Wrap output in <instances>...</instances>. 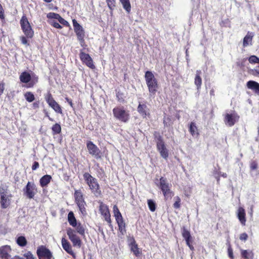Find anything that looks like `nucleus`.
Returning a JSON list of instances; mask_svg holds the SVG:
<instances>
[{"label":"nucleus","mask_w":259,"mask_h":259,"mask_svg":"<svg viewBox=\"0 0 259 259\" xmlns=\"http://www.w3.org/2000/svg\"><path fill=\"white\" fill-rule=\"evenodd\" d=\"M83 177L92 193L96 196H99L101 195L100 185L95 178L93 177L89 172H84L83 175Z\"/></svg>","instance_id":"nucleus-1"},{"label":"nucleus","mask_w":259,"mask_h":259,"mask_svg":"<svg viewBox=\"0 0 259 259\" xmlns=\"http://www.w3.org/2000/svg\"><path fill=\"white\" fill-rule=\"evenodd\" d=\"M145 79L150 95L154 96L159 87L157 79L150 71L145 72Z\"/></svg>","instance_id":"nucleus-2"},{"label":"nucleus","mask_w":259,"mask_h":259,"mask_svg":"<svg viewBox=\"0 0 259 259\" xmlns=\"http://www.w3.org/2000/svg\"><path fill=\"white\" fill-rule=\"evenodd\" d=\"M8 194V186L2 185L0 186V204L2 208H8L11 204L12 195Z\"/></svg>","instance_id":"nucleus-3"},{"label":"nucleus","mask_w":259,"mask_h":259,"mask_svg":"<svg viewBox=\"0 0 259 259\" xmlns=\"http://www.w3.org/2000/svg\"><path fill=\"white\" fill-rule=\"evenodd\" d=\"M113 114L114 117L123 122H127L130 118L128 111H126L123 106H118L113 108Z\"/></svg>","instance_id":"nucleus-4"},{"label":"nucleus","mask_w":259,"mask_h":259,"mask_svg":"<svg viewBox=\"0 0 259 259\" xmlns=\"http://www.w3.org/2000/svg\"><path fill=\"white\" fill-rule=\"evenodd\" d=\"M113 211L116 222L118 225V230L122 235H124L126 233V225L121 213L116 205L113 206Z\"/></svg>","instance_id":"nucleus-5"},{"label":"nucleus","mask_w":259,"mask_h":259,"mask_svg":"<svg viewBox=\"0 0 259 259\" xmlns=\"http://www.w3.org/2000/svg\"><path fill=\"white\" fill-rule=\"evenodd\" d=\"M74 32L80 46L82 47H86L84 40L85 32L82 27L77 22L75 19L72 20Z\"/></svg>","instance_id":"nucleus-6"},{"label":"nucleus","mask_w":259,"mask_h":259,"mask_svg":"<svg viewBox=\"0 0 259 259\" xmlns=\"http://www.w3.org/2000/svg\"><path fill=\"white\" fill-rule=\"evenodd\" d=\"M21 82L25 83H28L27 88H32L37 83L38 77L37 76L34 75L31 77L29 73L27 71L22 72L19 76Z\"/></svg>","instance_id":"nucleus-7"},{"label":"nucleus","mask_w":259,"mask_h":259,"mask_svg":"<svg viewBox=\"0 0 259 259\" xmlns=\"http://www.w3.org/2000/svg\"><path fill=\"white\" fill-rule=\"evenodd\" d=\"M74 197L75 202L82 214H86V202L84 201L83 194L80 190H75Z\"/></svg>","instance_id":"nucleus-8"},{"label":"nucleus","mask_w":259,"mask_h":259,"mask_svg":"<svg viewBox=\"0 0 259 259\" xmlns=\"http://www.w3.org/2000/svg\"><path fill=\"white\" fill-rule=\"evenodd\" d=\"M45 99L49 106L56 113L63 114L61 106L55 101L50 92L45 95Z\"/></svg>","instance_id":"nucleus-9"},{"label":"nucleus","mask_w":259,"mask_h":259,"mask_svg":"<svg viewBox=\"0 0 259 259\" xmlns=\"http://www.w3.org/2000/svg\"><path fill=\"white\" fill-rule=\"evenodd\" d=\"M24 195L28 199H33L37 193L36 185L33 182H28L23 188Z\"/></svg>","instance_id":"nucleus-10"},{"label":"nucleus","mask_w":259,"mask_h":259,"mask_svg":"<svg viewBox=\"0 0 259 259\" xmlns=\"http://www.w3.org/2000/svg\"><path fill=\"white\" fill-rule=\"evenodd\" d=\"M99 211L110 227H112L111 214L108 206L103 202H100Z\"/></svg>","instance_id":"nucleus-11"},{"label":"nucleus","mask_w":259,"mask_h":259,"mask_svg":"<svg viewBox=\"0 0 259 259\" xmlns=\"http://www.w3.org/2000/svg\"><path fill=\"white\" fill-rule=\"evenodd\" d=\"M239 118L238 114L233 111L232 113H226L224 115V122L229 126H233L236 122L238 121Z\"/></svg>","instance_id":"nucleus-12"},{"label":"nucleus","mask_w":259,"mask_h":259,"mask_svg":"<svg viewBox=\"0 0 259 259\" xmlns=\"http://www.w3.org/2000/svg\"><path fill=\"white\" fill-rule=\"evenodd\" d=\"M87 148L88 150L89 153L95 157L96 159L101 158V153L99 148L91 141H88L87 142Z\"/></svg>","instance_id":"nucleus-13"},{"label":"nucleus","mask_w":259,"mask_h":259,"mask_svg":"<svg viewBox=\"0 0 259 259\" xmlns=\"http://www.w3.org/2000/svg\"><path fill=\"white\" fill-rule=\"evenodd\" d=\"M36 253L39 259H51L53 256L51 251L44 245L38 247Z\"/></svg>","instance_id":"nucleus-14"},{"label":"nucleus","mask_w":259,"mask_h":259,"mask_svg":"<svg viewBox=\"0 0 259 259\" xmlns=\"http://www.w3.org/2000/svg\"><path fill=\"white\" fill-rule=\"evenodd\" d=\"M79 58L82 63L87 65L92 69L95 68L93 60L89 54L83 52L82 51L79 53Z\"/></svg>","instance_id":"nucleus-15"},{"label":"nucleus","mask_w":259,"mask_h":259,"mask_svg":"<svg viewBox=\"0 0 259 259\" xmlns=\"http://www.w3.org/2000/svg\"><path fill=\"white\" fill-rule=\"evenodd\" d=\"M156 146L161 156L167 159L168 157V151L165 147L161 136L159 137V141L157 142Z\"/></svg>","instance_id":"nucleus-16"},{"label":"nucleus","mask_w":259,"mask_h":259,"mask_svg":"<svg viewBox=\"0 0 259 259\" xmlns=\"http://www.w3.org/2000/svg\"><path fill=\"white\" fill-rule=\"evenodd\" d=\"M182 230V236L185 239L187 245L191 250H193L194 247L192 245V239L190 232L185 227H183Z\"/></svg>","instance_id":"nucleus-17"},{"label":"nucleus","mask_w":259,"mask_h":259,"mask_svg":"<svg viewBox=\"0 0 259 259\" xmlns=\"http://www.w3.org/2000/svg\"><path fill=\"white\" fill-rule=\"evenodd\" d=\"M150 110L146 104V103L140 102L137 107V111L143 118L150 115Z\"/></svg>","instance_id":"nucleus-18"},{"label":"nucleus","mask_w":259,"mask_h":259,"mask_svg":"<svg viewBox=\"0 0 259 259\" xmlns=\"http://www.w3.org/2000/svg\"><path fill=\"white\" fill-rule=\"evenodd\" d=\"M61 244L64 250L75 258L76 257V254L73 251L72 246L69 242L65 238H62L61 239Z\"/></svg>","instance_id":"nucleus-19"},{"label":"nucleus","mask_w":259,"mask_h":259,"mask_svg":"<svg viewBox=\"0 0 259 259\" xmlns=\"http://www.w3.org/2000/svg\"><path fill=\"white\" fill-rule=\"evenodd\" d=\"M237 215L240 223L243 226H245L246 224V219L245 211L244 208L242 207H239L238 208L237 210Z\"/></svg>","instance_id":"nucleus-20"},{"label":"nucleus","mask_w":259,"mask_h":259,"mask_svg":"<svg viewBox=\"0 0 259 259\" xmlns=\"http://www.w3.org/2000/svg\"><path fill=\"white\" fill-rule=\"evenodd\" d=\"M130 246L131 251L133 252L136 256L138 257L142 254V250L138 247V245L134 239L131 242Z\"/></svg>","instance_id":"nucleus-21"},{"label":"nucleus","mask_w":259,"mask_h":259,"mask_svg":"<svg viewBox=\"0 0 259 259\" xmlns=\"http://www.w3.org/2000/svg\"><path fill=\"white\" fill-rule=\"evenodd\" d=\"M247 88L259 95V83L255 81L249 80L246 83Z\"/></svg>","instance_id":"nucleus-22"},{"label":"nucleus","mask_w":259,"mask_h":259,"mask_svg":"<svg viewBox=\"0 0 259 259\" xmlns=\"http://www.w3.org/2000/svg\"><path fill=\"white\" fill-rule=\"evenodd\" d=\"M157 186L162 192L170 188L169 184L167 183L166 179L162 177L160 178L159 183Z\"/></svg>","instance_id":"nucleus-23"},{"label":"nucleus","mask_w":259,"mask_h":259,"mask_svg":"<svg viewBox=\"0 0 259 259\" xmlns=\"http://www.w3.org/2000/svg\"><path fill=\"white\" fill-rule=\"evenodd\" d=\"M11 250L10 247L8 245H5L0 247L1 257L2 258L8 259L9 257V252Z\"/></svg>","instance_id":"nucleus-24"},{"label":"nucleus","mask_w":259,"mask_h":259,"mask_svg":"<svg viewBox=\"0 0 259 259\" xmlns=\"http://www.w3.org/2000/svg\"><path fill=\"white\" fill-rule=\"evenodd\" d=\"M253 37V34L252 32H248L247 34L243 38V47H246L248 45H252V41Z\"/></svg>","instance_id":"nucleus-25"},{"label":"nucleus","mask_w":259,"mask_h":259,"mask_svg":"<svg viewBox=\"0 0 259 259\" xmlns=\"http://www.w3.org/2000/svg\"><path fill=\"white\" fill-rule=\"evenodd\" d=\"M23 32L28 38H32L34 35V31L30 24L21 28Z\"/></svg>","instance_id":"nucleus-26"},{"label":"nucleus","mask_w":259,"mask_h":259,"mask_svg":"<svg viewBox=\"0 0 259 259\" xmlns=\"http://www.w3.org/2000/svg\"><path fill=\"white\" fill-rule=\"evenodd\" d=\"M52 178L51 176L46 175L42 176L39 180L40 185L41 187H46L51 181Z\"/></svg>","instance_id":"nucleus-27"},{"label":"nucleus","mask_w":259,"mask_h":259,"mask_svg":"<svg viewBox=\"0 0 259 259\" xmlns=\"http://www.w3.org/2000/svg\"><path fill=\"white\" fill-rule=\"evenodd\" d=\"M241 256L243 259H253L254 253L252 250L241 249Z\"/></svg>","instance_id":"nucleus-28"},{"label":"nucleus","mask_w":259,"mask_h":259,"mask_svg":"<svg viewBox=\"0 0 259 259\" xmlns=\"http://www.w3.org/2000/svg\"><path fill=\"white\" fill-rule=\"evenodd\" d=\"M189 131L192 136H198L199 135L197 127L194 122H191L190 123Z\"/></svg>","instance_id":"nucleus-29"},{"label":"nucleus","mask_w":259,"mask_h":259,"mask_svg":"<svg viewBox=\"0 0 259 259\" xmlns=\"http://www.w3.org/2000/svg\"><path fill=\"white\" fill-rule=\"evenodd\" d=\"M201 74V70H197L196 72V75L194 80L195 84L196 85L197 89L201 88L202 84V79L200 76Z\"/></svg>","instance_id":"nucleus-30"},{"label":"nucleus","mask_w":259,"mask_h":259,"mask_svg":"<svg viewBox=\"0 0 259 259\" xmlns=\"http://www.w3.org/2000/svg\"><path fill=\"white\" fill-rule=\"evenodd\" d=\"M68 221L72 227H75L77 225V221L72 211H70L68 214Z\"/></svg>","instance_id":"nucleus-31"},{"label":"nucleus","mask_w":259,"mask_h":259,"mask_svg":"<svg viewBox=\"0 0 259 259\" xmlns=\"http://www.w3.org/2000/svg\"><path fill=\"white\" fill-rule=\"evenodd\" d=\"M123 8L127 13H130L131 11V5L130 0H119Z\"/></svg>","instance_id":"nucleus-32"},{"label":"nucleus","mask_w":259,"mask_h":259,"mask_svg":"<svg viewBox=\"0 0 259 259\" xmlns=\"http://www.w3.org/2000/svg\"><path fill=\"white\" fill-rule=\"evenodd\" d=\"M76 229V231L81 236H84L85 235V229L83 226L80 223H77V225L74 227Z\"/></svg>","instance_id":"nucleus-33"},{"label":"nucleus","mask_w":259,"mask_h":259,"mask_svg":"<svg viewBox=\"0 0 259 259\" xmlns=\"http://www.w3.org/2000/svg\"><path fill=\"white\" fill-rule=\"evenodd\" d=\"M67 234L71 241L78 237L75 234V231L71 228H69L67 230Z\"/></svg>","instance_id":"nucleus-34"},{"label":"nucleus","mask_w":259,"mask_h":259,"mask_svg":"<svg viewBox=\"0 0 259 259\" xmlns=\"http://www.w3.org/2000/svg\"><path fill=\"white\" fill-rule=\"evenodd\" d=\"M24 96L26 100L29 103L32 102L35 99L34 94L31 92H26L24 94Z\"/></svg>","instance_id":"nucleus-35"},{"label":"nucleus","mask_w":259,"mask_h":259,"mask_svg":"<svg viewBox=\"0 0 259 259\" xmlns=\"http://www.w3.org/2000/svg\"><path fill=\"white\" fill-rule=\"evenodd\" d=\"M106 2L110 10V14H112L113 11L116 7V0H106Z\"/></svg>","instance_id":"nucleus-36"},{"label":"nucleus","mask_w":259,"mask_h":259,"mask_svg":"<svg viewBox=\"0 0 259 259\" xmlns=\"http://www.w3.org/2000/svg\"><path fill=\"white\" fill-rule=\"evenodd\" d=\"M52 131L53 135L59 134L61 132V126L59 123H55L52 127Z\"/></svg>","instance_id":"nucleus-37"},{"label":"nucleus","mask_w":259,"mask_h":259,"mask_svg":"<svg viewBox=\"0 0 259 259\" xmlns=\"http://www.w3.org/2000/svg\"><path fill=\"white\" fill-rule=\"evenodd\" d=\"M20 24L21 26V28H23L25 26H26L30 24L28 20V19L26 16V15H23L22 17H21L20 21Z\"/></svg>","instance_id":"nucleus-38"},{"label":"nucleus","mask_w":259,"mask_h":259,"mask_svg":"<svg viewBox=\"0 0 259 259\" xmlns=\"http://www.w3.org/2000/svg\"><path fill=\"white\" fill-rule=\"evenodd\" d=\"M163 195L164 197L165 200H167L168 199H171L172 197L174 196V192L170 190V189H168L166 191L162 192Z\"/></svg>","instance_id":"nucleus-39"},{"label":"nucleus","mask_w":259,"mask_h":259,"mask_svg":"<svg viewBox=\"0 0 259 259\" xmlns=\"http://www.w3.org/2000/svg\"><path fill=\"white\" fill-rule=\"evenodd\" d=\"M17 243L20 246H25L27 244V240L24 236H20L17 239Z\"/></svg>","instance_id":"nucleus-40"},{"label":"nucleus","mask_w":259,"mask_h":259,"mask_svg":"<svg viewBox=\"0 0 259 259\" xmlns=\"http://www.w3.org/2000/svg\"><path fill=\"white\" fill-rule=\"evenodd\" d=\"M147 204L149 209L153 212L156 210V204L155 202L152 199H148L147 200Z\"/></svg>","instance_id":"nucleus-41"},{"label":"nucleus","mask_w":259,"mask_h":259,"mask_svg":"<svg viewBox=\"0 0 259 259\" xmlns=\"http://www.w3.org/2000/svg\"><path fill=\"white\" fill-rule=\"evenodd\" d=\"M172 124L171 119L169 116H164L163 124L164 126H169Z\"/></svg>","instance_id":"nucleus-42"},{"label":"nucleus","mask_w":259,"mask_h":259,"mask_svg":"<svg viewBox=\"0 0 259 259\" xmlns=\"http://www.w3.org/2000/svg\"><path fill=\"white\" fill-rule=\"evenodd\" d=\"M73 246L80 248L81 246L82 242L80 238L78 237L76 239L71 241Z\"/></svg>","instance_id":"nucleus-43"},{"label":"nucleus","mask_w":259,"mask_h":259,"mask_svg":"<svg viewBox=\"0 0 259 259\" xmlns=\"http://www.w3.org/2000/svg\"><path fill=\"white\" fill-rule=\"evenodd\" d=\"M227 246L228 256L231 259H234V256L233 254V250L232 248L231 245L229 242L227 243Z\"/></svg>","instance_id":"nucleus-44"},{"label":"nucleus","mask_w":259,"mask_h":259,"mask_svg":"<svg viewBox=\"0 0 259 259\" xmlns=\"http://www.w3.org/2000/svg\"><path fill=\"white\" fill-rule=\"evenodd\" d=\"M248 61L251 64H259V58L255 55H251L249 57Z\"/></svg>","instance_id":"nucleus-45"},{"label":"nucleus","mask_w":259,"mask_h":259,"mask_svg":"<svg viewBox=\"0 0 259 259\" xmlns=\"http://www.w3.org/2000/svg\"><path fill=\"white\" fill-rule=\"evenodd\" d=\"M0 19L2 21V22L4 23H5V10L0 3Z\"/></svg>","instance_id":"nucleus-46"},{"label":"nucleus","mask_w":259,"mask_h":259,"mask_svg":"<svg viewBox=\"0 0 259 259\" xmlns=\"http://www.w3.org/2000/svg\"><path fill=\"white\" fill-rule=\"evenodd\" d=\"M175 198L176 201L174 203L173 206L176 209H179L181 206V199L179 196H176Z\"/></svg>","instance_id":"nucleus-47"},{"label":"nucleus","mask_w":259,"mask_h":259,"mask_svg":"<svg viewBox=\"0 0 259 259\" xmlns=\"http://www.w3.org/2000/svg\"><path fill=\"white\" fill-rule=\"evenodd\" d=\"M249 72L254 76L259 77V65L256 66L254 69H251Z\"/></svg>","instance_id":"nucleus-48"},{"label":"nucleus","mask_w":259,"mask_h":259,"mask_svg":"<svg viewBox=\"0 0 259 259\" xmlns=\"http://www.w3.org/2000/svg\"><path fill=\"white\" fill-rule=\"evenodd\" d=\"M59 16L60 15L59 14L50 12L47 14V17L49 19H55L58 20Z\"/></svg>","instance_id":"nucleus-49"},{"label":"nucleus","mask_w":259,"mask_h":259,"mask_svg":"<svg viewBox=\"0 0 259 259\" xmlns=\"http://www.w3.org/2000/svg\"><path fill=\"white\" fill-rule=\"evenodd\" d=\"M23 256L25 259H37L33 254L29 251L26 252L23 254Z\"/></svg>","instance_id":"nucleus-50"},{"label":"nucleus","mask_w":259,"mask_h":259,"mask_svg":"<svg viewBox=\"0 0 259 259\" xmlns=\"http://www.w3.org/2000/svg\"><path fill=\"white\" fill-rule=\"evenodd\" d=\"M58 20L61 24L65 26L68 27L70 26L69 23L64 18H63L60 15L59 16Z\"/></svg>","instance_id":"nucleus-51"},{"label":"nucleus","mask_w":259,"mask_h":259,"mask_svg":"<svg viewBox=\"0 0 259 259\" xmlns=\"http://www.w3.org/2000/svg\"><path fill=\"white\" fill-rule=\"evenodd\" d=\"M123 93L118 92L116 93V96L117 98V100L120 102H123L124 101V99L122 98L123 96Z\"/></svg>","instance_id":"nucleus-52"},{"label":"nucleus","mask_w":259,"mask_h":259,"mask_svg":"<svg viewBox=\"0 0 259 259\" xmlns=\"http://www.w3.org/2000/svg\"><path fill=\"white\" fill-rule=\"evenodd\" d=\"M248 235L246 233H243L240 235L239 239L242 241H245L248 239Z\"/></svg>","instance_id":"nucleus-53"},{"label":"nucleus","mask_w":259,"mask_h":259,"mask_svg":"<svg viewBox=\"0 0 259 259\" xmlns=\"http://www.w3.org/2000/svg\"><path fill=\"white\" fill-rule=\"evenodd\" d=\"M51 25L53 26L54 27L58 29H61L62 28V26L57 22L53 21L51 23Z\"/></svg>","instance_id":"nucleus-54"},{"label":"nucleus","mask_w":259,"mask_h":259,"mask_svg":"<svg viewBox=\"0 0 259 259\" xmlns=\"http://www.w3.org/2000/svg\"><path fill=\"white\" fill-rule=\"evenodd\" d=\"M5 83L4 81H0V97L3 94L5 90Z\"/></svg>","instance_id":"nucleus-55"},{"label":"nucleus","mask_w":259,"mask_h":259,"mask_svg":"<svg viewBox=\"0 0 259 259\" xmlns=\"http://www.w3.org/2000/svg\"><path fill=\"white\" fill-rule=\"evenodd\" d=\"M27 38H28L26 36H22L21 37L20 39H21V42L23 44L27 45V46H29V44L28 42V40H27Z\"/></svg>","instance_id":"nucleus-56"},{"label":"nucleus","mask_w":259,"mask_h":259,"mask_svg":"<svg viewBox=\"0 0 259 259\" xmlns=\"http://www.w3.org/2000/svg\"><path fill=\"white\" fill-rule=\"evenodd\" d=\"M39 104H40L39 101H36L35 102H34L32 103L31 107H32V109H36L39 107Z\"/></svg>","instance_id":"nucleus-57"},{"label":"nucleus","mask_w":259,"mask_h":259,"mask_svg":"<svg viewBox=\"0 0 259 259\" xmlns=\"http://www.w3.org/2000/svg\"><path fill=\"white\" fill-rule=\"evenodd\" d=\"M39 163L37 161H34L32 165L31 168L32 170H35L39 167Z\"/></svg>","instance_id":"nucleus-58"},{"label":"nucleus","mask_w":259,"mask_h":259,"mask_svg":"<svg viewBox=\"0 0 259 259\" xmlns=\"http://www.w3.org/2000/svg\"><path fill=\"white\" fill-rule=\"evenodd\" d=\"M65 100L69 104V105L72 108H74V105L72 102V101L71 99L69 98L68 97H65Z\"/></svg>","instance_id":"nucleus-59"},{"label":"nucleus","mask_w":259,"mask_h":259,"mask_svg":"<svg viewBox=\"0 0 259 259\" xmlns=\"http://www.w3.org/2000/svg\"><path fill=\"white\" fill-rule=\"evenodd\" d=\"M43 111H44V113H45V117H47L49 120H50L51 121H54L53 118H51L50 116L49 112L46 110L44 109Z\"/></svg>","instance_id":"nucleus-60"},{"label":"nucleus","mask_w":259,"mask_h":259,"mask_svg":"<svg viewBox=\"0 0 259 259\" xmlns=\"http://www.w3.org/2000/svg\"><path fill=\"white\" fill-rule=\"evenodd\" d=\"M153 135H154V138L155 139H157V141H159V137L161 136L159 133L155 131V132H154Z\"/></svg>","instance_id":"nucleus-61"},{"label":"nucleus","mask_w":259,"mask_h":259,"mask_svg":"<svg viewBox=\"0 0 259 259\" xmlns=\"http://www.w3.org/2000/svg\"><path fill=\"white\" fill-rule=\"evenodd\" d=\"M257 165L256 162L253 161L251 163L250 167L252 169H255L257 168Z\"/></svg>","instance_id":"nucleus-62"},{"label":"nucleus","mask_w":259,"mask_h":259,"mask_svg":"<svg viewBox=\"0 0 259 259\" xmlns=\"http://www.w3.org/2000/svg\"><path fill=\"white\" fill-rule=\"evenodd\" d=\"M209 94L210 96H214L215 94L214 89H212L211 90H210Z\"/></svg>","instance_id":"nucleus-63"},{"label":"nucleus","mask_w":259,"mask_h":259,"mask_svg":"<svg viewBox=\"0 0 259 259\" xmlns=\"http://www.w3.org/2000/svg\"><path fill=\"white\" fill-rule=\"evenodd\" d=\"M52 0H44L46 3H49L52 2Z\"/></svg>","instance_id":"nucleus-64"}]
</instances>
